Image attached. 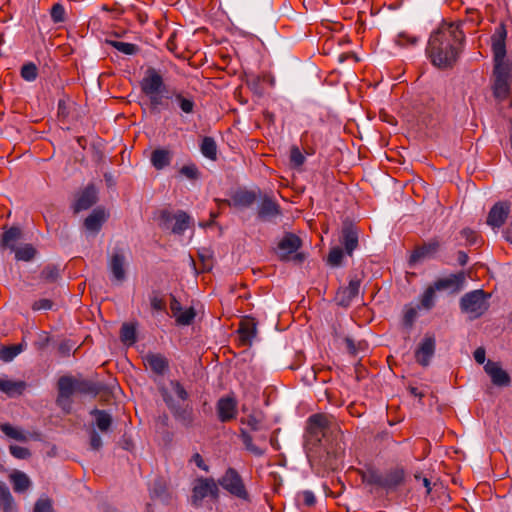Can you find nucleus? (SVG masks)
<instances>
[{"label": "nucleus", "mask_w": 512, "mask_h": 512, "mask_svg": "<svg viewBox=\"0 0 512 512\" xmlns=\"http://www.w3.org/2000/svg\"><path fill=\"white\" fill-rule=\"evenodd\" d=\"M461 26V23L443 22L431 33L426 54L435 67L447 70L457 63L465 42Z\"/></svg>", "instance_id": "nucleus-1"}, {"label": "nucleus", "mask_w": 512, "mask_h": 512, "mask_svg": "<svg viewBox=\"0 0 512 512\" xmlns=\"http://www.w3.org/2000/svg\"><path fill=\"white\" fill-rule=\"evenodd\" d=\"M337 429L338 424L332 415L317 413L308 418L304 448L310 463L322 462V438Z\"/></svg>", "instance_id": "nucleus-2"}, {"label": "nucleus", "mask_w": 512, "mask_h": 512, "mask_svg": "<svg viewBox=\"0 0 512 512\" xmlns=\"http://www.w3.org/2000/svg\"><path fill=\"white\" fill-rule=\"evenodd\" d=\"M169 384L177 399L173 397L167 387L161 386L159 387V392L164 403L177 422L186 428L192 427L195 420V415L192 405L187 403L189 398L188 392L177 380H171Z\"/></svg>", "instance_id": "nucleus-3"}, {"label": "nucleus", "mask_w": 512, "mask_h": 512, "mask_svg": "<svg viewBox=\"0 0 512 512\" xmlns=\"http://www.w3.org/2000/svg\"><path fill=\"white\" fill-rule=\"evenodd\" d=\"M102 385L92 380L77 378L73 376H61L57 381L58 395L56 403L62 409L69 412L71 408V397L74 394L96 396L102 390Z\"/></svg>", "instance_id": "nucleus-4"}, {"label": "nucleus", "mask_w": 512, "mask_h": 512, "mask_svg": "<svg viewBox=\"0 0 512 512\" xmlns=\"http://www.w3.org/2000/svg\"><path fill=\"white\" fill-rule=\"evenodd\" d=\"M359 475L363 483L391 492L404 483L406 471L403 467L396 466L383 475L375 466L366 465L364 469L359 470Z\"/></svg>", "instance_id": "nucleus-5"}, {"label": "nucleus", "mask_w": 512, "mask_h": 512, "mask_svg": "<svg viewBox=\"0 0 512 512\" xmlns=\"http://www.w3.org/2000/svg\"><path fill=\"white\" fill-rule=\"evenodd\" d=\"M489 295L482 289H477L464 294L460 299V308L462 312L471 314L473 318H478L488 309Z\"/></svg>", "instance_id": "nucleus-6"}, {"label": "nucleus", "mask_w": 512, "mask_h": 512, "mask_svg": "<svg viewBox=\"0 0 512 512\" xmlns=\"http://www.w3.org/2000/svg\"><path fill=\"white\" fill-rule=\"evenodd\" d=\"M218 484L232 496L243 501L250 502V495L245 487L241 475L236 469L229 467L222 477L219 478Z\"/></svg>", "instance_id": "nucleus-7"}, {"label": "nucleus", "mask_w": 512, "mask_h": 512, "mask_svg": "<svg viewBox=\"0 0 512 512\" xmlns=\"http://www.w3.org/2000/svg\"><path fill=\"white\" fill-rule=\"evenodd\" d=\"M208 496L214 500L218 499V484L213 478H197L192 488V495L190 499L191 505L195 508H200L203 504V500Z\"/></svg>", "instance_id": "nucleus-8"}, {"label": "nucleus", "mask_w": 512, "mask_h": 512, "mask_svg": "<svg viewBox=\"0 0 512 512\" xmlns=\"http://www.w3.org/2000/svg\"><path fill=\"white\" fill-rule=\"evenodd\" d=\"M493 95L499 100H505L510 94L511 73L509 67H494Z\"/></svg>", "instance_id": "nucleus-9"}, {"label": "nucleus", "mask_w": 512, "mask_h": 512, "mask_svg": "<svg viewBox=\"0 0 512 512\" xmlns=\"http://www.w3.org/2000/svg\"><path fill=\"white\" fill-rule=\"evenodd\" d=\"M126 254L121 248L113 250L108 260V268L111 273V281L121 284L126 279Z\"/></svg>", "instance_id": "nucleus-10"}, {"label": "nucleus", "mask_w": 512, "mask_h": 512, "mask_svg": "<svg viewBox=\"0 0 512 512\" xmlns=\"http://www.w3.org/2000/svg\"><path fill=\"white\" fill-rule=\"evenodd\" d=\"M339 241L343 245L345 253L349 256H352L359 245V230L357 226L348 219L344 220L342 223Z\"/></svg>", "instance_id": "nucleus-11"}, {"label": "nucleus", "mask_w": 512, "mask_h": 512, "mask_svg": "<svg viewBox=\"0 0 512 512\" xmlns=\"http://www.w3.org/2000/svg\"><path fill=\"white\" fill-rule=\"evenodd\" d=\"M142 93L148 97L157 93H166L163 77L154 69L149 68L140 82Z\"/></svg>", "instance_id": "nucleus-12"}, {"label": "nucleus", "mask_w": 512, "mask_h": 512, "mask_svg": "<svg viewBox=\"0 0 512 512\" xmlns=\"http://www.w3.org/2000/svg\"><path fill=\"white\" fill-rule=\"evenodd\" d=\"M507 31L503 24H501L492 36V51L494 58V67H509L505 62L506 56V40Z\"/></svg>", "instance_id": "nucleus-13"}, {"label": "nucleus", "mask_w": 512, "mask_h": 512, "mask_svg": "<svg viewBox=\"0 0 512 512\" xmlns=\"http://www.w3.org/2000/svg\"><path fill=\"white\" fill-rule=\"evenodd\" d=\"M436 351V340L434 336L426 335L418 344L414 357L415 361L422 367H428Z\"/></svg>", "instance_id": "nucleus-14"}, {"label": "nucleus", "mask_w": 512, "mask_h": 512, "mask_svg": "<svg viewBox=\"0 0 512 512\" xmlns=\"http://www.w3.org/2000/svg\"><path fill=\"white\" fill-rule=\"evenodd\" d=\"M465 282V275L463 272L451 274L448 277L439 278L433 282V288L437 291H448L451 294L458 293L462 290Z\"/></svg>", "instance_id": "nucleus-15"}, {"label": "nucleus", "mask_w": 512, "mask_h": 512, "mask_svg": "<svg viewBox=\"0 0 512 512\" xmlns=\"http://www.w3.org/2000/svg\"><path fill=\"white\" fill-rule=\"evenodd\" d=\"M360 285L361 280L355 276L350 279L347 287L339 288L335 296L337 305L349 307L352 300L358 295Z\"/></svg>", "instance_id": "nucleus-16"}, {"label": "nucleus", "mask_w": 512, "mask_h": 512, "mask_svg": "<svg viewBox=\"0 0 512 512\" xmlns=\"http://www.w3.org/2000/svg\"><path fill=\"white\" fill-rule=\"evenodd\" d=\"M241 346H251L257 335V322L251 316H245L239 323L237 329Z\"/></svg>", "instance_id": "nucleus-17"}, {"label": "nucleus", "mask_w": 512, "mask_h": 512, "mask_svg": "<svg viewBox=\"0 0 512 512\" xmlns=\"http://www.w3.org/2000/svg\"><path fill=\"white\" fill-rule=\"evenodd\" d=\"M281 215V207L276 200L268 195H264L258 206L257 216L261 221H271L273 218Z\"/></svg>", "instance_id": "nucleus-18"}, {"label": "nucleus", "mask_w": 512, "mask_h": 512, "mask_svg": "<svg viewBox=\"0 0 512 512\" xmlns=\"http://www.w3.org/2000/svg\"><path fill=\"white\" fill-rule=\"evenodd\" d=\"M302 240L293 233H286L278 243V255L280 260L287 261L290 255L297 252L301 247Z\"/></svg>", "instance_id": "nucleus-19"}, {"label": "nucleus", "mask_w": 512, "mask_h": 512, "mask_svg": "<svg viewBox=\"0 0 512 512\" xmlns=\"http://www.w3.org/2000/svg\"><path fill=\"white\" fill-rule=\"evenodd\" d=\"M216 410L221 422H229L236 417L237 402L232 397H222L217 402Z\"/></svg>", "instance_id": "nucleus-20"}, {"label": "nucleus", "mask_w": 512, "mask_h": 512, "mask_svg": "<svg viewBox=\"0 0 512 512\" xmlns=\"http://www.w3.org/2000/svg\"><path fill=\"white\" fill-rule=\"evenodd\" d=\"M485 372L490 376L494 385L499 387L509 386L511 379L509 374L502 369L499 363L489 360L484 366Z\"/></svg>", "instance_id": "nucleus-21"}, {"label": "nucleus", "mask_w": 512, "mask_h": 512, "mask_svg": "<svg viewBox=\"0 0 512 512\" xmlns=\"http://www.w3.org/2000/svg\"><path fill=\"white\" fill-rule=\"evenodd\" d=\"M98 200L97 190L94 185H88L77 197L73 204L74 213L87 210L92 207Z\"/></svg>", "instance_id": "nucleus-22"}, {"label": "nucleus", "mask_w": 512, "mask_h": 512, "mask_svg": "<svg viewBox=\"0 0 512 512\" xmlns=\"http://www.w3.org/2000/svg\"><path fill=\"white\" fill-rule=\"evenodd\" d=\"M510 212V206L506 202L496 203L488 213L487 224L493 228L501 227Z\"/></svg>", "instance_id": "nucleus-23"}, {"label": "nucleus", "mask_w": 512, "mask_h": 512, "mask_svg": "<svg viewBox=\"0 0 512 512\" xmlns=\"http://www.w3.org/2000/svg\"><path fill=\"white\" fill-rule=\"evenodd\" d=\"M256 193L251 190H237L230 200H221L220 202L229 206L247 208L256 201Z\"/></svg>", "instance_id": "nucleus-24"}, {"label": "nucleus", "mask_w": 512, "mask_h": 512, "mask_svg": "<svg viewBox=\"0 0 512 512\" xmlns=\"http://www.w3.org/2000/svg\"><path fill=\"white\" fill-rule=\"evenodd\" d=\"M440 248V242L437 239H432L422 246L417 247L410 256V264H414L421 259L430 257L435 254Z\"/></svg>", "instance_id": "nucleus-25"}, {"label": "nucleus", "mask_w": 512, "mask_h": 512, "mask_svg": "<svg viewBox=\"0 0 512 512\" xmlns=\"http://www.w3.org/2000/svg\"><path fill=\"white\" fill-rule=\"evenodd\" d=\"M144 360L145 364L157 375H164L169 369L168 359L160 353H148Z\"/></svg>", "instance_id": "nucleus-26"}, {"label": "nucleus", "mask_w": 512, "mask_h": 512, "mask_svg": "<svg viewBox=\"0 0 512 512\" xmlns=\"http://www.w3.org/2000/svg\"><path fill=\"white\" fill-rule=\"evenodd\" d=\"M106 219L105 211L102 208H96L84 220V227L92 233H98Z\"/></svg>", "instance_id": "nucleus-27"}, {"label": "nucleus", "mask_w": 512, "mask_h": 512, "mask_svg": "<svg viewBox=\"0 0 512 512\" xmlns=\"http://www.w3.org/2000/svg\"><path fill=\"white\" fill-rule=\"evenodd\" d=\"M22 238V231L18 227H10L5 230L1 235L0 247L3 249H9L15 251L17 249V242Z\"/></svg>", "instance_id": "nucleus-28"}, {"label": "nucleus", "mask_w": 512, "mask_h": 512, "mask_svg": "<svg viewBox=\"0 0 512 512\" xmlns=\"http://www.w3.org/2000/svg\"><path fill=\"white\" fill-rule=\"evenodd\" d=\"M90 414L95 420L96 427L102 432L107 433L111 430L113 419L106 410L93 409Z\"/></svg>", "instance_id": "nucleus-29"}, {"label": "nucleus", "mask_w": 512, "mask_h": 512, "mask_svg": "<svg viewBox=\"0 0 512 512\" xmlns=\"http://www.w3.org/2000/svg\"><path fill=\"white\" fill-rule=\"evenodd\" d=\"M9 479L13 485V490L16 493H23L27 491L32 485V482L27 474L19 470L13 471L9 475Z\"/></svg>", "instance_id": "nucleus-30"}, {"label": "nucleus", "mask_w": 512, "mask_h": 512, "mask_svg": "<svg viewBox=\"0 0 512 512\" xmlns=\"http://www.w3.org/2000/svg\"><path fill=\"white\" fill-rule=\"evenodd\" d=\"M26 382L0 379V391L9 397L22 395L26 389Z\"/></svg>", "instance_id": "nucleus-31"}, {"label": "nucleus", "mask_w": 512, "mask_h": 512, "mask_svg": "<svg viewBox=\"0 0 512 512\" xmlns=\"http://www.w3.org/2000/svg\"><path fill=\"white\" fill-rule=\"evenodd\" d=\"M172 98L175 99L181 111L185 114H192L195 108V102L192 96L178 92L177 90L172 91Z\"/></svg>", "instance_id": "nucleus-32"}, {"label": "nucleus", "mask_w": 512, "mask_h": 512, "mask_svg": "<svg viewBox=\"0 0 512 512\" xmlns=\"http://www.w3.org/2000/svg\"><path fill=\"white\" fill-rule=\"evenodd\" d=\"M171 153L162 148L155 149L151 154V163L155 169L161 170L171 162Z\"/></svg>", "instance_id": "nucleus-33"}, {"label": "nucleus", "mask_w": 512, "mask_h": 512, "mask_svg": "<svg viewBox=\"0 0 512 512\" xmlns=\"http://www.w3.org/2000/svg\"><path fill=\"white\" fill-rule=\"evenodd\" d=\"M191 217L182 210L175 213V223L172 225L171 232L177 235H182L190 226Z\"/></svg>", "instance_id": "nucleus-34"}, {"label": "nucleus", "mask_w": 512, "mask_h": 512, "mask_svg": "<svg viewBox=\"0 0 512 512\" xmlns=\"http://www.w3.org/2000/svg\"><path fill=\"white\" fill-rule=\"evenodd\" d=\"M200 151L204 157L215 161L217 159V144L214 138L205 136L201 141Z\"/></svg>", "instance_id": "nucleus-35"}, {"label": "nucleus", "mask_w": 512, "mask_h": 512, "mask_svg": "<svg viewBox=\"0 0 512 512\" xmlns=\"http://www.w3.org/2000/svg\"><path fill=\"white\" fill-rule=\"evenodd\" d=\"M164 99H172V94L169 95L167 91L166 93H157L148 96L150 111L159 112L160 108H168V103L165 102Z\"/></svg>", "instance_id": "nucleus-36"}, {"label": "nucleus", "mask_w": 512, "mask_h": 512, "mask_svg": "<svg viewBox=\"0 0 512 512\" xmlns=\"http://www.w3.org/2000/svg\"><path fill=\"white\" fill-rule=\"evenodd\" d=\"M436 292L433 284L429 285L420 297V308L431 310L435 306Z\"/></svg>", "instance_id": "nucleus-37"}, {"label": "nucleus", "mask_w": 512, "mask_h": 512, "mask_svg": "<svg viewBox=\"0 0 512 512\" xmlns=\"http://www.w3.org/2000/svg\"><path fill=\"white\" fill-rule=\"evenodd\" d=\"M240 438L245 446V448L251 452L253 455L257 456V457H261L264 455L265 453V450L256 446L254 443H253V439H252V436L245 430V429H241L240 430Z\"/></svg>", "instance_id": "nucleus-38"}, {"label": "nucleus", "mask_w": 512, "mask_h": 512, "mask_svg": "<svg viewBox=\"0 0 512 512\" xmlns=\"http://www.w3.org/2000/svg\"><path fill=\"white\" fill-rule=\"evenodd\" d=\"M14 504V499L5 483L0 482V507L4 512H11Z\"/></svg>", "instance_id": "nucleus-39"}, {"label": "nucleus", "mask_w": 512, "mask_h": 512, "mask_svg": "<svg viewBox=\"0 0 512 512\" xmlns=\"http://www.w3.org/2000/svg\"><path fill=\"white\" fill-rule=\"evenodd\" d=\"M0 430L7 437H9L11 439H14V440L20 441V442H26L27 441L26 434L22 430L12 426L9 423H2V424H0Z\"/></svg>", "instance_id": "nucleus-40"}, {"label": "nucleus", "mask_w": 512, "mask_h": 512, "mask_svg": "<svg viewBox=\"0 0 512 512\" xmlns=\"http://www.w3.org/2000/svg\"><path fill=\"white\" fill-rule=\"evenodd\" d=\"M120 339L124 344L133 345L137 340L135 325L124 323L120 330Z\"/></svg>", "instance_id": "nucleus-41"}, {"label": "nucleus", "mask_w": 512, "mask_h": 512, "mask_svg": "<svg viewBox=\"0 0 512 512\" xmlns=\"http://www.w3.org/2000/svg\"><path fill=\"white\" fill-rule=\"evenodd\" d=\"M196 315L194 307H189L184 311L182 310L176 317H174L175 323L177 326H189L194 322Z\"/></svg>", "instance_id": "nucleus-42"}, {"label": "nucleus", "mask_w": 512, "mask_h": 512, "mask_svg": "<svg viewBox=\"0 0 512 512\" xmlns=\"http://www.w3.org/2000/svg\"><path fill=\"white\" fill-rule=\"evenodd\" d=\"M23 350L22 344L2 346L0 348V359L4 362L12 361Z\"/></svg>", "instance_id": "nucleus-43"}, {"label": "nucleus", "mask_w": 512, "mask_h": 512, "mask_svg": "<svg viewBox=\"0 0 512 512\" xmlns=\"http://www.w3.org/2000/svg\"><path fill=\"white\" fill-rule=\"evenodd\" d=\"M14 253L16 260L27 262L35 257L36 249L31 244H25L22 247H17Z\"/></svg>", "instance_id": "nucleus-44"}, {"label": "nucleus", "mask_w": 512, "mask_h": 512, "mask_svg": "<svg viewBox=\"0 0 512 512\" xmlns=\"http://www.w3.org/2000/svg\"><path fill=\"white\" fill-rule=\"evenodd\" d=\"M60 277V268L57 265L49 264L43 268L40 278L46 282L53 283Z\"/></svg>", "instance_id": "nucleus-45"}, {"label": "nucleus", "mask_w": 512, "mask_h": 512, "mask_svg": "<svg viewBox=\"0 0 512 512\" xmlns=\"http://www.w3.org/2000/svg\"><path fill=\"white\" fill-rule=\"evenodd\" d=\"M112 47L125 55H134L138 52L139 48L133 43H127L122 41H110Z\"/></svg>", "instance_id": "nucleus-46"}, {"label": "nucleus", "mask_w": 512, "mask_h": 512, "mask_svg": "<svg viewBox=\"0 0 512 512\" xmlns=\"http://www.w3.org/2000/svg\"><path fill=\"white\" fill-rule=\"evenodd\" d=\"M159 226L164 230H171L172 222L175 220V214L168 209H162L159 211Z\"/></svg>", "instance_id": "nucleus-47"}, {"label": "nucleus", "mask_w": 512, "mask_h": 512, "mask_svg": "<svg viewBox=\"0 0 512 512\" xmlns=\"http://www.w3.org/2000/svg\"><path fill=\"white\" fill-rule=\"evenodd\" d=\"M151 308L155 311H166V302L164 297L160 295V292L153 290L149 295Z\"/></svg>", "instance_id": "nucleus-48"}, {"label": "nucleus", "mask_w": 512, "mask_h": 512, "mask_svg": "<svg viewBox=\"0 0 512 512\" xmlns=\"http://www.w3.org/2000/svg\"><path fill=\"white\" fill-rule=\"evenodd\" d=\"M53 501L47 497L42 496L34 504L33 512H53Z\"/></svg>", "instance_id": "nucleus-49"}, {"label": "nucleus", "mask_w": 512, "mask_h": 512, "mask_svg": "<svg viewBox=\"0 0 512 512\" xmlns=\"http://www.w3.org/2000/svg\"><path fill=\"white\" fill-rule=\"evenodd\" d=\"M20 74L24 80L34 81L38 76V69L34 63L29 62L22 66Z\"/></svg>", "instance_id": "nucleus-50"}, {"label": "nucleus", "mask_w": 512, "mask_h": 512, "mask_svg": "<svg viewBox=\"0 0 512 512\" xmlns=\"http://www.w3.org/2000/svg\"><path fill=\"white\" fill-rule=\"evenodd\" d=\"M343 254V250L340 247H333L328 254V264L333 267L340 266L342 264Z\"/></svg>", "instance_id": "nucleus-51"}, {"label": "nucleus", "mask_w": 512, "mask_h": 512, "mask_svg": "<svg viewBox=\"0 0 512 512\" xmlns=\"http://www.w3.org/2000/svg\"><path fill=\"white\" fill-rule=\"evenodd\" d=\"M65 8L61 3H56L52 6L50 15L54 23H61L65 20Z\"/></svg>", "instance_id": "nucleus-52"}, {"label": "nucleus", "mask_w": 512, "mask_h": 512, "mask_svg": "<svg viewBox=\"0 0 512 512\" xmlns=\"http://www.w3.org/2000/svg\"><path fill=\"white\" fill-rule=\"evenodd\" d=\"M306 158L300 151L299 147L292 146L290 149V162L294 167H300L304 164Z\"/></svg>", "instance_id": "nucleus-53"}, {"label": "nucleus", "mask_w": 512, "mask_h": 512, "mask_svg": "<svg viewBox=\"0 0 512 512\" xmlns=\"http://www.w3.org/2000/svg\"><path fill=\"white\" fill-rule=\"evenodd\" d=\"M417 317V310L414 307L406 306L403 316V324L405 327L411 328Z\"/></svg>", "instance_id": "nucleus-54"}, {"label": "nucleus", "mask_w": 512, "mask_h": 512, "mask_svg": "<svg viewBox=\"0 0 512 512\" xmlns=\"http://www.w3.org/2000/svg\"><path fill=\"white\" fill-rule=\"evenodd\" d=\"M418 42V38L416 36H412L407 34L406 32H402L397 36L396 44L401 47H405L408 45H416Z\"/></svg>", "instance_id": "nucleus-55"}, {"label": "nucleus", "mask_w": 512, "mask_h": 512, "mask_svg": "<svg viewBox=\"0 0 512 512\" xmlns=\"http://www.w3.org/2000/svg\"><path fill=\"white\" fill-rule=\"evenodd\" d=\"M180 173L190 180L198 179L200 172L195 164L184 165L180 169Z\"/></svg>", "instance_id": "nucleus-56"}, {"label": "nucleus", "mask_w": 512, "mask_h": 512, "mask_svg": "<svg viewBox=\"0 0 512 512\" xmlns=\"http://www.w3.org/2000/svg\"><path fill=\"white\" fill-rule=\"evenodd\" d=\"M9 451L17 459H27L31 455L27 448L18 445H10Z\"/></svg>", "instance_id": "nucleus-57"}, {"label": "nucleus", "mask_w": 512, "mask_h": 512, "mask_svg": "<svg viewBox=\"0 0 512 512\" xmlns=\"http://www.w3.org/2000/svg\"><path fill=\"white\" fill-rule=\"evenodd\" d=\"M460 234L466 239L468 245L473 246L477 244L478 235L474 230L470 228H464L461 230Z\"/></svg>", "instance_id": "nucleus-58"}, {"label": "nucleus", "mask_w": 512, "mask_h": 512, "mask_svg": "<svg viewBox=\"0 0 512 512\" xmlns=\"http://www.w3.org/2000/svg\"><path fill=\"white\" fill-rule=\"evenodd\" d=\"M54 306V303L50 299H39L32 304V309L34 311L40 310H51Z\"/></svg>", "instance_id": "nucleus-59"}, {"label": "nucleus", "mask_w": 512, "mask_h": 512, "mask_svg": "<svg viewBox=\"0 0 512 512\" xmlns=\"http://www.w3.org/2000/svg\"><path fill=\"white\" fill-rule=\"evenodd\" d=\"M241 423L246 424L252 431L260 429V421L254 415H249L246 419L242 418Z\"/></svg>", "instance_id": "nucleus-60"}, {"label": "nucleus", "mask_w": 512, "mask_h": 512, "mask_svg": "<svg viewBox=\"0 0 512 512\" xmlns=\"http://www.w3.org/2000/svg\"><path fill=\"white\" fill-rule=\"evenodd\" d=\"M90 446L95 451L102 447V439L96 430H92L90 433Z\"/></svg>", "instance_id": "nucleus-61"}, {"label": "nucleus", "mask_w": 512, "mask_h": 512, "mask_svg": "<svg viewBox=\"0 0 512 512\" xmlns=\"http://www.w3.org/2000/svg\"><path fill=\"white\" fill-rule=\"evenodd\" d=\"M170 310L171 317L173 318L176 317L177 314L183 310L181 303L174 295H170Z\"/></svg>", "instance_id": "nucleus-62"}, {"label": "nucleus", "mask_w": 512, "mask_h": 512, "mask_svg": "<svg viewBox=\"0 0 512 512\" xmlns=\"http://www.w3.org/2000/svg\"><path fill=\"white\" fill-rule=\"evenodd\" d=\"M303 502L307 506H313L316 503L315 495L312 491L306 490L302 492Z\"/></svg>", "instance_id": "nucleus-63"}, {"label": "nucleus", "mask_w": 512, "mask_h": 512, "mask_svg": "<svg viewBox=\"0 0 512 512\" xmlns=\"http://www.w3.org/2000/svg\"><path fill=\"white\" fill-rule=\"evenodd\" d=\"M474 359L477 363L483 364L485 362L486 352L483 347H478L473 353Z\"/></svg>", "instance_id": "nucleus-64"}]
</instances>
